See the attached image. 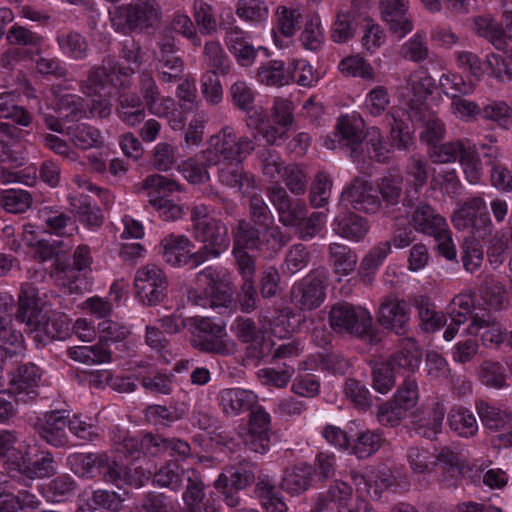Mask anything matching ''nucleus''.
I'll list each match as a JSON object with an SVG mask.
<instances>
[{
  "label": "nucleus",
  "instance_id": "obj_24",
  "mask_svg": "<svg viewBox=\"0 0 512 512\" xmlns=\"http://www.w3.org/2000/svg\"><path fill=\"white\" fill-rule=\"evenodd\" d=\"M407 0H381L380 7L383 20L391 32L402 38L413 29V24L407 16Z\"/></svg>",
  "mask_w": 512,
  "mask_h": 512
},
{
  "label": "nucleus",
  "instance_id": "obj_29",
  "mask_svg": "<svg viewBox=\"0 0 512 512\" xmlns=\"http://www.w3.org/2000/svg\"><path fill=\"white\" fill-rule=\"evenodd\" d=\"M422 352L413 338L401 341L400 350L394 353L386 362L396 373H413L421 362Z\"/></svg>",
  "mask_w": 512,
  "mask_h": 512
},
{
  "label": "nucleus",
  "instance_id": "obj_8",
  "mask_svg": "<svg viewBox=\"0 0 512 512\" xmlns=\"http://www.w3.org/2000/svg\"><path fill=\"white\" fill-rule=\"evenodd\" d=\"M114 15L122 19L112 25L116 30H146L152 28L161 17V8L156 0H132L129 4L115 7Z\"/></svg>",
  "mask_w": 512,
  "mask_h": 512
},
{
  "label": "nucleus",
  "instance_id": "obj_1",
  "mask_svg": "<svg viewBox=\"0 0 512 512\" xmlns=\"http://www.w3.org/2000/svg\"><path fill=\"white\" fill-rule=\"evenodd\" d=\"M187 301L202 308L227 309L232 301L230 281L226 271L206 267L198 272L196 286L187 291Z\"/></svg>",
  "mask_w": 512,
  "mask_h": 512
},
{
  "label": "nucleus",
  "instance_id": "obj_10",
  "mask_svg": "<svg viewBox=\"0 0 512 512\" xmlns=\"http://www.w3.org/2000/svg\"><path fill=\"white\" fill-rule=\"evenodd\" d=\"M143 189L148 191L149 203L160 218L175 221L182 217V207L166 198L169 193L179 189L176 181L159 174L149 175L143 181Z\"/></svg>",
  "mask_w": 512,
  "mask_h": 512
},
{
  "label": "nucleus",
  "instance_id": "obj_38",
  "mask_svg": "<svg viewBox=\"0 0 512 512\" xmlns=\"http://www.w3.org/2000/svg\"><path fill=\"white\" fill-rule=\"evenodd\" d=\"M190 475H193V469H184L176 462H169L154 474L153 483L159 487L179 491L190 479Z\"/></svg>",
  "mask_w": 512,
  "mask_h": 512
},
{
  "label": "nucleus",
  "instance_id": "obj_23",
  "mask_svg": "<svg viewBox=\"0 0 512 512\" xmlns=\"http://www.w3.org/2000/svg\"><path fill=\"white\" fill-rule=\"evenodd\" d=\"M313 479V466L300 462L283 471L280 487L291 496H299L311 487Z\"/></svg>",
  "mask_w": 512,
  "mask_h": 512
},
{
  "label": "nucleus",
  "instance_id": "obj_60",
  "mask_svg": "<svg viewBox=\"0 0 512 512\" xmlns=\"http://www.w3.org/2000/svg\"><path fill=\"white\" fill-rule=\"evenodd\" d=\"M310 258L311 256L306 246L301 243L294 244L286 251L284 262L281 265L282 272L294 275L308 265Z\"/></svg>",
  "mask_w": 512,
  "mask_h": 512
},
{
  "label": "nucleus",
  "instance_id": "obj_34",
  "mask_svg": "<svg viewBox=\"0 0 512 512\" xmlns=\"http://www.w3.org/2000/svg\"><path fill=\"white\" fill-rule=\"evenodd\" d=\"M333 231L342 238L358 242L369 231L368 221L354 213L337 216L332 223Z\"/></svg>",
  "mask_w": 512,
  "mask_h": 512
},
{
  "label": "nucleus",
  "instance_id": "obj_3",
  "mask_svg": "<svg viewBox=\"0 0 512 512\" xmlns=\"http://www.w3.org/2000/svg\"><path fill=\"white\" fill-rule=\"evenodd\" d=\"M121 72V68L112 58L104 59L101 66H94L89 70L88 77L79 82L80 91L87 97H92L91 110L100 118L111 113L109 97L112 94L114 75Z\"/></svg>",
  "mask_w": 512,
  "mask_h": 512
},
{
  "label": "nucleus",
  "instance_id": "obj_62",
  "mask_svg": "<svg viewBox=\"0 0 512 512\" xmlns=\"http://www.w3.org/2000/svg\"><path fill=\"white\" fill-rule=\"evenodd\" d=\"M97 474L102 476L103 480L121 487L126 482V468L109 457L106 453H101L98 461Z\"/></svg>",
  "mask_w": 512,
  "mask_h": 512
},
{
  "label": "nucleus",
  "instance_id": "obj_20",
  "mask_svg": "<svg viewBox=\"0 0 512 512\" xmlns=\"http://www.w3.org/2000/svg\"><path fill=\"white\" fill-rule=\"evenodd\" d=\"M410 320V304L404 299L386 297L380 305L378 321L381 326L404 334Z\"/></svg>",
  "mask_w": 512,
  "mask_h": 512
},
{
  "label": "nucleus",
  "instance_id": "obj_18",
  "mask_svg": "<svg viewBox=\"0 0 512 512\" xmlns=\"http://www.w3.org/2000/svg\"><path fill=\"white\" fill-rule=\"evenodd\" d=\"M228 51L234 56L241 67H250L255 62L258 52L267 54V49L259 46L255 48L250 42L248 32L238 26L228 27L224 37Z\"/></svg>",
  "mask_w": 512,
  "mask_h": 512
},
{
  "label": "nucleus",
  "instance_id": "obj_35",
  "mask_svg": "<svg viewBox=\"0 0 512 512\" xmlns=\"http://www.w3.org/2000/svg\"><path fill=\"white\" fill-rule=\"evenodd\" d=\"M0 350L3 351V362L5 357L23 355L26 350L24 336L14 326L13 319L0 318Z\"/></svg>",
  "mask_w": 512,
  "mask_h": 512
},
{
  "label": "nucleus",
  "instance_id": "obj_7",
  "mask_svg": "<svg viewBox=\"0 0 512 512\" xmlns=\"http://www.w3.org/2000/svg\"><path fill=\"white\" fill-rule=\"evenodd\" d=\"M196 241L203 247L193 253V267H197L209 259L218 258L230 245L227 226L219 219L205 220L196 225L192 231Z\"/></svg>",
  "mask_w": 512,
  "mask_h": 512
},
{
  "label": "nucleus",
  "instance_id": "obj_40",
  "mask_svg": "<svg viewBox=\"0 0 512 512\" xmlns=\"http://www.w3.org/2000/svg\"><path fill=\"white\" fill-rule=\"evenodd\" d=\"M435 83L433 78L424 70L411 73L406 82V96L412 107L422 104L433 93Z\"/></svg>",
  "mask_w": 512,
  "mask_h": 512
},
{
  "label": "nucleus",
  "instance_id": "obj_58",
  "mask_svg": "<svg viewBox=\"0 0 512 512\" xmlns=\"http://www.w3.org/2000/svg\"><path fill=\"white\" fill-rule=\"evenodd\" d=\"M79 272L80 271L68 260L57 257L51 269L50 276L57 285L68 288L69 291L72 292L77 288L76 281L78 280Z\"/></svg>",
  "mask_w": 512,
  "mask_h": 512
},
{
  "label": "nucleus",
  "instance_id": "obj_30",
  "mask_svg": "<svg viewBox=\"0 0 512 512\" xmlns=\"http://www.w3.org/2000/svg\"><path fill=\"white\" fill-rule=\"evenodd\" d=\"M71 212L88 227L98 228L103 223V215L93 198L86 194L68 197Z\"/></svg>",
  "mask_w": 512,
  "mask_h": 512
},
{
  "label": "nucleus",
  "instance_id": "obj_27",
  "mask_svg": "<svg viewBox=\"0 0 512 512\" xmlns=\"http://www.w3.org/2000/svg\"><path fill=\"white\" fill-rule=\"evenodd\" d=\"M339 143L348 151L353 161H359L363 152V133L356 119L348 116L339 118L337 126Z\"/></svg>",
  "mask_w": 512,
  "mask_h": 512
},
{
  "label": "nucleus",
  "instance_id": "obj_4",
  "mask_svg": "<svg viewBox=\"0 0 512 512\" xmlns=\"http://www.w3.org/2000/svg\"><path fill=\"white\" fill-rule=\"evenodd\" d=\"M234 247L264 252L274 257L287 243L279 227L262 228L254 223L241 219L232 228Z\"/></svg>",
  "mask_w": 512,
  "mask_h": 512
},
{
  "label": "nucleus",
  "instance_id": "obj_36",
  "mask_svg": "<svg viewBox=\"0 0 512 512\" xmlns=\"http://www.w3.org/2000/svg\"><path fill=\"white\" fill-rule=\"evenodd\" d=\"M404 111L392 108L385 115L384 121L390 127V140L399 150H407L413 144V137L408 123L403 119Z\"/></svg>",
  "mask_w": 512,
  "mask_h": 512
},
{
  "label": "nucleus",
  "instance_id": "obj_63",
  "mask_svg": "<svg viewBox=\"0 0 512 512\" xmlns=\"http://www.w3.org/2000/svg\"><path fill=\"white\" fill-rule=\"evenodd\" d=\"M193 16L202 35H213L217 31V19L210 4L203 0H195Z\"/></svg>",
  "mask_w": 512,
  "mask_h": 512
},
{
  "label": "nucleus",
  "instance_id": "obj_28",
  "mask_svg": "<svg viewBox=\"0 0 512 512\" xmlns=\"http://www.w3.org/2000/svg\"><path fill=\"white\" fill-rule=\"evenodd\" d=\"M191 241L184 235L169 234L161 241L162 256L166 263L178 267L188 263L193 265Z\"/></svg>",
  "mask_w": 512,
  "mask_h": 512
},
{
  "label": "nucleus",
  "instance_id": "obj_52",
  "mask_svg": "<svg viewBox=\"0 0 512 512\" xmlns=\"http://www.w3.org/2000/svg\"><path fill=\"white\" fill-rule=\"evenodd\" d=\"M474 31L486 38L496 49L505 48L506 40L503 28L489 15L474 19Z\"/></svg>",
  "mask_w": 512,
  "mask_h": 512
},
{
  "label": "nucleus",
  "instance_id": "obj_15",
  "mask_svg": "<svg viewBox=\"0 0 512 512\" xmlns=\"http://www.w3.org/2000/svg\"><path fill=\"white\" fill-rule=\"evenodd\" d=\"M41 370L33 363L21 364L12 374L10 390L14 395V401L28 403L39 395L38 386L41 380Z\"/></svg>",
  "mask_w": 512,
  "mask_h": 512
},
{
  "label": "nucleus",
  "instance_id": "obj_26",
  "mask_svg": "<svg viewBox=\"0 0 512 512\" xmlns=\"http://www.w3.org/2000/svg\"><path fill=\"white\" fill-rule=\"evenodd\" d=\"M475 408L484 428L499 433L500 439L507 428H512V412L510 410L496 407L484 400L476 401Z\"/></svg>",
  "mask_w": 512,
  "mask_h": 512
},
{
  "label": "nucleus",
  "instance_id": "obj_2",
  "mask_svg": "<svg viewBox=\"0 0 512 512\" xmlns=\"http://www.w3.org/2000/svg\"><path fill=\"white\" fill-rule=\"evenodd\" d=\"M256 138V134L252 137H238L231 126H225L210 138L208 147L202 151L203 161L206 166H216L236 159H245L255 150Z\"/></svg>",
  "mask_w": 512,
  "mask_h": 512
},
{
  "label": "nucleus",
  "instance_id": "obj_5",
  "mask_svg": "<svg viewBox=\"0 0 512 512\" xmlns=\"http://www.w3.org/2000/svg\"><path fill=\"white\" fill-rule=\"evenodd\" d=\"M189 322L191 344L194 348L225 357L237 352V344L227 335L224 325L209 317H194Z\"/></svg>",
  "mask_w": 512,
  "mask_h": 512
},
{
  "label": "nucleus",
  "instance_id": "obj_59",
  "mask_svg": "<svg viewBox=\"0 0 512 512\" xmlns=\"http://www.w3.org/2000/svg\"><path fill=\"white\" fill-rule=\"evenodd\" d=\"M480 238L469 237L465 238L462 248L461 260L464 269L469 273H475L478 271L483 263V247L479 242Z\"/></svg>",
  "mask_w": 512,
  "mask_h": 512
},
{
  "label": "nucleus",
  "instance_id": "obj_19",
  "mask_svg": "<svg viewBox=\"0 0 512 512\" xmlns=\"http://www.w3.org/2000/svg\"><path fill=\"white\" fill-rule=\"evenodd\" d=\"M466 332L470 336L480 334L482 343L486 347L498 346L504 340H507L508 336L493 314L487 309H480V312H475L471 323L466 328Z\"/></svg>",
  "mask_w": 512,
  "mask_h": 512
},
{
  "label": "nucleus",
  "instance_id": "obj_21",
  "mask_svg": "<svg viewBox=\"0 0 512 512\" xmlns=\"http://www.w3.org/2000/svg\"><path fill=\"white\" fill-rule=\"evenodd\" d=\"M217 401L222 412L227 416H238L251 411L257 404V395L243 388H225L219 391Z\"/></svg>",
  "mask_w": 512,
  "mask_h": 512
},
{
  "label": "nucleus",
  "instance_id": "obj_14",
  "mask_svg": "<svg viewBox=\"0 0 512 512\" xmlns=\"http://www.w3.org/2000/svg\"><path fill=\"white\" fill-rule=\"evenodd\" d=\"M342 201L356 211L374 214L381 207V200L372 184L360 177L354 178L343 190Z\"/></svg>",
  "mask_w": 512,
  "mask_h": 512
},
{
  "label": "nucleus",
  "instance_id": "obj_50",
  "mask_svg": "<svg viewBox=\"0 0 512 512\" xmlns=\"http://www.w3.org/2000/svg\"><path fill=\"white\" fill-rule=\"evenodd\" d=\"M60 51L74 60H83L87 57L89 45L84 36L78 32L60 33L56 37Z\"/></svg>",
  "mask_w": 512,
  "mask_h": 512
},
{
  "label": "nucleus",
  "instance_id": "obj_48",
  "mask_svg": "<svg viewBox=\"0 0 512 512\" xmlns=\"http://www.w3.org/2000/svg\"><path fill=\"white\" fill-rule=\"evenodd\" d=\"M40 217L48 232L57 236L72 235L77 229L73 218L61 211L45 207L40 211Z\"/></svg>",
  "mask_w": 512,
  "mask_h": 512
},
{
  "label": "nucleus",
  "instance_id": "obj_31",
  "mask_svg": "<svg viewBox=\"0 0 512 512\" xmlns=\"http://www.w3.org/2000/svg\"><path fill=\"white\" fill-rule=\"evenodd\" d=\"M436 460L440 467L439 480L446 488H456L462 479L464 461L449 448H443Z\"/></svg>",
  "mask_w": 512,
  "mask_h": 512
},
{
  "label": "nucleus",
  "instance_id": "obj_13",
  "mask_svg": "<svg viewBox=\"0 0 512 512\" xmlns=\"http://www.w3.org/2000/svg\"><path fill=\"white\" fill-rule=\"evenodd\" d=\"M267 197L278 213L279 222L285 227L296 226L304 214H307L305 202L291 198L286 189L278 183L267 189Z\"/></svg>",
  "mask_w": 512,
  "mask_h": 512
},
{
  "label": "nucleus",
  "instance_id": "obj_47",
  "mask_svg": "<svg viewBox=\"0 0 512 512\" xmlns=\"http://www.w3.org/2000/svg\"><path fill=\"white\" fill-rule=\"evenodd\" d=\"M256 493L265 512H287L283 496L268 477L259 479L256 485Z\"/></svg>",
  "mask_w": 512,
  "mask_h": 512
},
{
  "label": "nucleus",
  "instance_id": "obj_44",
  "mask_svg": "<svg viewBox=\"0 0 512 512\" xmlns=\"http://www.w3.org/2000/svg\"><path fill=\"white\" fill-rule=\"evenodd\" d=\"M13 472L25 476L28 479L44 478L55 474L54 460L50 454L43 455L33 462H27L25 455L18 456Z\"/></svg>",
  "mask_w": 512,
  "mask_h": 512
},
{
  "label": "nucleus",
  "instance_id": "obj_25",
  "mask_svg": "<svg viewBox=\"0 0 512 512\" xmlns=\"http://www.w3.org/2000/svg\"><path fill=\"white\" fill-rule=\"evenodd\" d=\"M243 161L244 159H236L218 164L217 178L219 183L240 192L254 188V176L245 170Z\"/></svg>",
  "mask_w": 512,
  "mask_h": 512
},
{
  "label": "nucleus",
  "instance_id": "obj_56",
  "mask_svg": "<svg viewBox=\"0 0 512 512\" xmlns=\"http://www.w3.org/2000/svg\"><path fill=\"white\" fill-rule=\"evenodd\" d=\"M203 54L205 62L213 70L210 73H220L225 75L229 72L231 68V60L219 42H206L204 45Z\"/></svg>",
  "mask_w": 512,
  "mask_h": 512
},
{
  "label": "nucleus",
  "instance_id": "obj_49",
  "mask_svg": "<svg viewBox=\"0 0 512 512\" xmlns=\"http://www.w3.org/2000/svg\"><path fill=\"white\" fill-rule=\"evenodd\" d=\"M471 144L468 140L449 141L440 145H434L430 151V157L435 163H451L461 161L464 153Z\"/></svg>",
  "mask_w": 512,
  "mask_h": 512
},
{
  "label": "nucleus",
  "instance_id": "obj_43",
  "mask_svg": "<svg viewBox=\"0 0 512 512\" xmlns=\"http://www.w3.org/2000/svg\"><path fill=\"white\" fill-rule=\"evenodd\" d=\"M66 134L73 144L82 150L100 148L104 144L101 132L87 123H77L69 126Z\"/></svg>",
  "mask_w": 512,
  "mask_h": 512
},
{
  "label": "nucleus",
  "instance_id": "obj_51",
  "mask_svg": "<svg viewBox=\"0 0 512 512\" xmlns=\"http://www.w3.org/2000/svg\"><path fill=\"white\" fill-rule=\"evenodd\" d=\"M451 310H450V319L455 321L456 324L462 325L467 319L468 315L471 317L475 314V312H480V309H485L482 307L480 301L478 303L474 302V296L472 292H462L456 295L451 302Z\"/></svg>",
  "mask_w": 512,
  "mask_h": 512
},
{
  "label": "nucleus",
  "instance_id": "obj_16",
  "mask_svg": "<svg viewBox=\"0 0 512 512\" xmlns=\"http://www.w3.org/2000/svg\"><path fill=\"white\" fill-rule=\"evenodd\" d=\"M69 413L66 410H52L38 417L34 427L38 434L47 443L55 447H62L68 443Z\"/></svg>",
  "mask_w": 512,
  "mask_h": 512
},
{
  "label": "nucleus",
  "instance_id": "obj_17",
  "mask_svg": "<svg viewBox=\"0 0 512 512\" xmlns=\"http://www.w3.org/2000/svg\"><path fill=\"white\" fill-rule=\"evenodd\" d=\"M39 301V291L34 283H22L18 294L15 318L17 321L24 323L29 330L37 329L42 323L44 313Z\"/></svg>",
  "mask_w": 512,
  "mask_h": 512
},
{
  "label": "nucleus",
  "instance_id": "obj_54",
  "mask_svg": "<svg viewBox=\"0 0 512 512\" xmlns=\"http://www.w3.org/2000/svg\"><path fill=\"white\" fill-rule=\"evenodd\" d=\"M289 77L285 64L281 60H270L262 64L257 70V79L266 86L281 87L289 84Z\"/></svg>",
  "mask_w": 512,
  "mask_h": 512
},
{
  "label": "nucleus",
  "instance_id": "obj_41",
  "mask_svg": "<svg viewBox=\"0 0 512 512\" xmlns=\"http://www.w3.org/2000/svg\"><path fill=\"white\" fill-rule=\"evenodd\" d=\"M328 259L334 273L342 276L352 273L357 265L356 253L341 243L329 244Z\"/></svg>",
  "mask_w": 512,
  "mask_h": 512
},
{
  "label": "nucleus",
  "instance_id": "obj_42",
  "mask_svg": "<svg viewBox=\"0 0 512 512\" xmlns=\"http://www.w3.org/2000/svg\"><path fill=\"white\" fill-rule=\"evenodd\" d=\"M351 497L352 488L347 483L336 480L324 494L319 495L311 512H322L330 503L335 504L339 509H344Z\"/></svg>",
  "mask_w": 512,
  "mask_h": 512
},
{
  "label": "nucleus",
  "instance_id": "obj_6",
  "mask_svg": "<svg viewBox=\"0 0 512 512\" xmlns=\"http://www.w3.org/2000/svg\"><path fill=\"white\" fill-rule=\"evenodd\" d=\"M452 223L457 230L482 239L494 231L486 202L481 196L469 197L459 203L452 215Z\"/></svg>",
  "mask_w": 512,
  "mask_h": 512
},
{
  "label": "nucleus",
  "instance_id": "obj_57",
  "mask_svg": "<svg viewBox=\"0 0 512 512\" xmlns=\"http://www.w3.org/2000/svg\"><path fill=\"white\" fill-rule=\"evenodd\" d=\"M500 50L503 51L504 55L489 54L486 57V64L498 80H512V45L506 42L505 48Z\"/></svg>",
  "mask_w": 512,
  "mask_h": 512
},
{
  "label": "nucleus",
  "instance_id": "obj_9",
  "mask_svg": "<svg viewBox=\"0 0 512 512\" xmlns=\"http://www.w3.org/2000/svg\"><path fill=\"white\" fill-rule=\"evenodd\" d=\"M329 323L337 333H346L362 338L371 331L372 316L367 309L361 306L342 302L332 306Z\"/></svg>",
  "mask_w": 512,
  "mask_h": 512
},
{
  "label": "nucleus",
  "instance_id": "obj_39",
  "mask_svg": "<svg viewBox=\"0 0 512 512\" xmlns=\"http://www.w3.org/2000/svg\"><path fill=\"white\" fill-rule=\"evenodd\" d=\"M412 303L418 312L421 328L425 332H435L445 325V315L435 310V305L429 297L417 295Z\"/></svg>",
  "mask_w": 512,
  "mask_h": 512
},
{
  "label": "nucleus",
  "instance_id": "obj_37",
  "mask_svg": "<svg viewBox=\"0 0 512 512\" xmlns=\"http://www.w3.org/2000/svg\"><path fill=\"white\" fill-rule=\"evenodd\" d=\"M77 483L67 474L59 475L42 486V496L50 503H63L73 498Z\"/></svg>",
  "mask_w": 512,
  "mask_h": 512
},
{
  "label": "nucleus",
  "instance_id": "obj_61",
  "mask_svg": "<svg viewBox=\"0 0 512 512\" xmlns=\"http://www.w3.org/2000/svg\"><path fill=\"white\" fill-rule=\"evenodd\" d=\"M505 289L492 278H486L480 290V302L487 311L499 310L504 305Z\"/></svg>",
  "mask_w": 512,
  "mask_h": 512
},
{
  "label": "nucleus",
  "instance_id": "obj_32",
  "mask_svg": "<svg viewBox=\"0 0 512 512\" xmlns=\"http://www.w3.org/2000/svg\"><path fill=\"white\" fill-rule=\"evenodd\" d=\"M446 409L440 402L432 403L422 416H416L413 428L416 434L427 439H434L442 431Z\"/></svg>",
  "mask_w": 512,
  "mask_h": 512
},
{
  "label": "nucleus",
  "instance_id": "obj_53",
  "mask_svg": "<svg viewBox=\"0 0 512 512\" xmlns=\"http://www.w3.org/2000/svg\"><path fill=\"white\" fill-rule=\"evenodd\" d=\"M32 203V195L23 189H7L0 193V207L8 213H25Z\"/></svg>",
  "mask_w": 512,
  "mask_h": 512
},
{
  "label": "nucleus",
  "instance_id": "obj_46",
  "mask_svg": "<svg viewBox=\"0 0 512 512\" xmlns=\"http://www.w3.org/2000/svg\"><path fill=\"white\" fill-rule=\"evenodd\" d=\"M67 354L71 359L87 365L107 363L112 358L110 349L103 343L72 347L68 349Z\"/></svg>",
  "mask_w": 512,
  "mask_h": 512
},
{
  "label": "nucleus",
  "instance_id": "obj_12",
  "mask_svg": "<svg viewBox=\"0 0 512 512\" xmlns=\"http://www.w3.org/2000/svg\"><path fill=\"white\" fill-rule=\"evenodd\" d=\"M134 286L138 299L145 305L154 306L165 298L168 281L158 266L148 264L136 272Z\"/></svg>",
  "mask_w": 512,
  "mask_h": 512
},
{
  "label": "nucleus",
  "instance_id": "obj_11",
  "mask_svg": "<svg viewBox=\"0 0 512 512\" xmlns=\"http://www.w3.org/2000/svg\"><path fill=\"white\" fill-rule=\"evenodd\" d=\"M327 271L324 268L309 272L291 289L292 303L303 311L318 308L325 300Z\"/></svg>",
  "mask_w": 512,
  "mask_h": 512
},
{
  "label": "nucleus",
  "instance_id": "obj_64",
  "mask_svg": "<svg viewBox=\"0 0 512 512\" xmlns=\"http://www.w3.org/2000/svg\"><path fill=\"white\" fill-rule=\"evenodd\" d=\"M363 142L368 148V152L371 153V157L379 163H387L390 158V150L388 149L381 130L372 126L366 130L363 135Z\"/></svg>",
  "mask_w": 512,
  "mask_h": 512
},
{
  "label": "nucleus",
  "instance_id": "obj_45",
  "mask_svg": "<svg viewBox=\"0 0 512 512\" xmlns=\"http://www.w3.org/2000/svg\"><path fill=\"white\" fill-rule=\"evenodd\" d=\"M447 422L450 429L460 437L470 438L478 432L474 414L465 407H453L448 413Z\"/></svg>",
  "mask_w": 512,
  "mask_h": 512
},
{
  "label": "nucleus",
  "instance_id": "obj_22",
  "mask_svg": "<svg viewBox=\"0 0 512 512\" xmlns=\"http://www.w3.org/2000/svg\"><path fill=\"white\" fill-rule=\"evenodd\" d=\"M410 224L415 231L431 237L443 235L449 227L445 218L427 203H419L416 206Z\"/></svg>",
  "mask_w": 512,
  "mask_h": 512
},
{
  "label": "nucleus",
  "instance_id": "obj_55",
  "mask_svg": "<svg viewBox=\"0 0 512 512\" xmlns=\"http://www.w3.org/2000/svg\"><path fill=\"white\" fill-rule=\"evenodd\" d=\"M190 476V479L183 485L182 499L190 512H200L205 498V486L198 471L193 469V475Z\"/></svg>",
  "mask_w": 512,
  "mask_h": 512
},
{
  "label": "nucleus",
  "instance_id": "obj_33",
  "mask_svg": "<svg viewBox=\"0 0 512 512\" xmlns=\"http://www.w3.org/2000/svg\"><path fill=\"white\" fill-rule=\"evenodd\" d=\"M142 445L147 447V453L156 455L169 452L170 456L187 458L191 455L190 445L178 438H164L160 435L146 434L142 437Z\"/></svg>",
  "mask_w": 512,
  "mask_h": 512
}]
</instances>
